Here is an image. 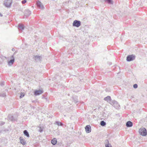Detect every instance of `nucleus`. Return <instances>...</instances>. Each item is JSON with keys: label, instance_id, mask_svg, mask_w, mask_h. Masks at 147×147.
<instances>
[{"label": "nucleus", "instance_id": "nucleus-1", "mask_svg": "<svg viewBox=\"0 0 147 147\" xmlns=\"http://www.w3.org/2000/svg\"><path fill=\"white\" fill-rule=\"evenodd\" d=\"M139 134L143 136H146L147 134V131L145 128H140L139 130Z\"/></svg>", "mask_w": 147, "mask_h": 147}, {"label": "nucleus", "instance_id": "nucleus-2", "mask_svg": "<svg viewBox=\"0 0 147 147\" xmlns=\"http://www.w3.org/2000/svg\"><path fill=\"white\" fill-rule=\"evenodd\" d=\"M12 2V0H5L4 4L7 7H10L11 6Z\"/></svg>", "mask_w": 147, "mask_h": 147}, {"label": "nucleus", "instance_id": "nucleus-3", "mask_svg": "<svg viewBox=\"0 0 147 147\" xmlns=\"http://www.w3.org/2000/svg\"><path fill=\"white\" fill-rule=\"evenodd\" d=\"M81 24V22L80 21L76 20H74L73 23V26H74L78 27Z\"/></svg>", "mask_w": 147, "mask_h": 147}, {"label": "nucleus", "instance_id": "nucleus-4", "mask_svg": "<svg viewBox=\"0 0 147 147\" xmlns=\"http://www.w3.org/2000/svg\"><path fill=\"white\" fill-rule=\"evenodd\" d=\"M111 104L116 109H119L120 107L119 104L116 101L113 100L111 102Z\"/></svg>", "mask_w": 147, "mask_h": 147}, {"label": "nucleus", "instance_id": "nucleus-5", "mask_svg": "<svg viewBox=\"0 0 147 147\" xmlns=\"http://www.w3.org/2000/svg\"><path fill=\"white\" fill-rule=\"evenodd\" d=\"M135 56L133 55H128L127 57L126 60L127 61H130L135 59Z\"/></svg>", "mask_w": 147, "mask_h": 147}, {"label": "nucleus", "instance_id": "nucleus-6", "mask_svg": "<svg viewBox=\"0 0 147 147\" xmlns=\"http://www.w3.org/2000/svg\"><path fill=\"white\" fill-rule=\"evenodd\" d=\"M11 59L8 61V65H12L14 63L15 61V58L14 55H13L11 57Z\"/></svg>", "mask_w": 147, "mask_h": 147}, {"label": "nucleus", "instance_id": "nucleus-7", "mask_svg": "<svg viewBox=\"0 0 147 147\" xmlns=\"http://www.w3.org/2000/svg\"><path fill=\"white\" fill-rule=\"evenodd\" d=\"M37 6L39 8L43 9L44 8V7L42 3L39 1H38L36 2Z\"/></svg>", "mask_w": 147, "mask_h": 147}, {"label": "nucleus", "instance_id": "nucleus-8", "mask_svg": "<svg viewBox=\"0 0 147 147\" xmlns=\"http://www.w3.org/2000/svg\"><path fill=\"white\" fill-rule=\"evenodd\" d=\"M8 119L11 121H15L17 120V119L16 117H14L11 114H9L8 116Z\"/></svg>", "mask_w": 147, "mask_h": 147}, {"label": "nucleus", "instance_id": "nucleus-9", "mask_svg": "<svg viewBox=\"0 0 147 147\" xmlns=\"http://www.w3.org/2000/svg\"><path fill=\"white\" fill-rule=\"evenodd\" d=\"M85 129L87 133H89L91 131V128L90 125H88L86 126Z\"/></svg>", "mask_w": 147, "mask_h": 147}, {"label": "nucleus", "instance_id": "nucleus-10", "mask_svg": "<svg viewBox=\"0 0 147 147\" xmlns=\"http://www.w3.org/2000/svg\"><path fill=\"white\" fill-rule=\"evenodd\" d=\"M43 92V91L41 90H36L34 92V94L35 95H38L42 94Z\"/></svg>", "mask_w": 147, "mask_h": 147}, {"label": "nucleus", "instance_id": "nucleus-11", "mask_svg": "<svg viewBox=\"0 0 147 147\" xmlns=\"http://www.w3.org/2000/svg\"><path fill=\"white\" fill-rule=\"evenodd\" d=\"M31 13V11L29 10L26 9L24 11V15L26 17L28 16Z\"/></svg>", "mask_w": 147, "mask_h": 147}, {"label": "nucleus", "instance_id": "nucleus-12", "mask_svg": "<svg viewBox=\"0 0 147 147\" xmlns=\"http://www.w3.org/2000/svg\"><path fill=\"white\" fill-rule=\"evenodd\" d=\"M34 59L37 61H40L41 60L42 57L41 56L36 55L34 56Z\"/></svg>", "mask_w": 147, "mask_h": 147}, {"label": "nucleus", "instance_id": "nucleus-13", "mask_svg": "<svg viewBox=\"0 0 147 147\" xmlns=\"http://www.w3.org/2000/svg\"><path fill=\"white\" fill-rule=\"evenodd\" d=\"M133 123L130 121H127L126 123V126L128 127H131L133 126Z\"/></svg>", "mask_w": 147, "mask_h": 147}, {"label": "nucleus", "instance_id": "nucleus-14", "mask_svg": "<svg viewBox=\"0 0 147 147\" xmlns=\"http://www.w3.org/2000/svg\"><path fill=\"white\" fill-rule=\"evenodd\" d=\"M19 139L21 144L23 145H24L26 144V142L24 139L23 137H20Z\"/></svg>", "mask_w": 147, "mask_h": 147}, {"label": "nucleus", "instance_id": "nucleus-15", "mask_svg": "<svg viewBox=\"0 0 147 147\" xmlns=\"http://www.w3.org/2000/svg\"><path fill=\"white\" fill-rule=\"evenodd\" d=\"M57 141L56 138H54L51 140V143L53 145H55L57 143Z\"/></svg>", "mask_w": 147, "mask_h": 147}, {"label": "nucleus", "instance_id": "nucleus-16", "mask_svg": "<svg viewBox=\"0 0 147 147\" xmlns=\"http://www.w3.org/2000/svg\"><path fill=\"white\" fill-rule=\"evenodd\" d=\"M73 99L74 100V101L75 103H76L78 102V97L76 96H74L73 98Z\"/></svg>", "mask_w": 147, "mask_h": 147}, {"label": "nucleus", "instance_id": "nucleus-17", "mask_svg": "<svg viewBox=\"0 0 147 147\" xmlns=\"http://www.w3.org/2000/svg\"><path fill=\"white\" fill-rule=\"evenodd\" d=\"M111 99V98L110 96H107V97L105 98L104 99V100L107 101V102L110 101Z\"/></svg>", "mask_w": 147, "mask_h": 147}, {"label": "nucleus", "instance_id": "nucleus-18", "mask_svg": "<svg viewBox=\"0 0 147 147\" xmlns=\"http://www.w3.org/2000/svg\"><path fill=\"white\" fill-rule=\"evenodd\" d=\"M23 132L25 136H26L28 137H29V134L27 130H24V131Z\"/></svg>", "mask_w": 147, "mask_h": 147}, {"label": "nucleus", "instance_id": "nucleus-19", "mask_svg": "<svg viewBox=\"0 0 147 147\" xmlns=\"http://www.w3.org/2000/svg\"><path fill=\"white\" fill-rule=\"evenodd\" d=\"M18 28L19 29L22 30L24 29V26L22 24H19V25Z\"/></svg>", "mask_w": 147, "mask_h": 147}, {"label": "nucleus", "instance_id": "nucleus-20", "mask_svg": "<svg viewBox=\"0 0 147 147\" xmlns=\"http://www.w3.org/2000/svg\"><path fill=\"white\" fill-rule=\"evenodd\" d=\"M105 1L109 4L112 5L113 4V1L112 0H105Z\"/></svg>", "mask_w": 147, "mask_h": 147}, {"label": "nucleus", "instance_id": "nucleus-21", "mask_svg": "<svg viewBox=\"0 0 147 147\" xmlns=\"http://www.w3.org/2000/svg\"><path fill=\"white\" fill-rule=\"evenodd\" d=\"M100 124L101 126H104L106 125V123L104 121H101Z\"/></svg>", "mask_w": 147, "mask_h": 147}, {"label": "nucleus", "instance_id": "nucleus-22", "mask_svg": "<svg viewBox=\"0 0 147 147\" xmlns=\"http://www.w3.org/2000/svg\"><path fill=\"white\" fill-rule=\"evenodd\" d=\"M55 123L57 124L58 126H62L63 125V123L61 122H59L58 121H57Z\"/></svg>", "mask_w": 147, "mask_h": 147}, {"label": "nucleus", "instance_id": "nucleus-23", "mask_svg": "<svg viewBox=\"0 0 147 147\" xmlns=\"http://www.w3.org/2000/svg\"><path fill=\"white\" fill-rule=\"evenodd\" d=\"M6 96V94L5 92L1 93H0V96L3 97L5 96Z\"/></svg>", "mask_w": 147, "mask_h": 147}, {"label": "nucleus", "instance_id": "nucleus-24", "mask_svg": "<svg viewBox=\"0 0 147 147\" xmlns=\"http://www.w3.org/2000/svg\"><path fill=\"white\" fill-rule=\"evenodd\" d=\"M38 131L40 132H42L43 131V127H39V129L38 130Z\"/></svg>", "mask_w": 147, "mask_h": 147}, {"label": "nucleus", "instance_id": "nucleus-25", "mask_svg": "<svg viewBox=\"0 0 147 147\" xmlns=\"http://www.w3.org/2000/svg\"><path fill=\"white\" fill-rule=\"evenodd\" d=\"M24 93L21 92L20 94V98H22L24 96Z\"/></svg>", "mask_w": 147, "mask_h": 147}, {"label": "nucleus", "instance_id": "nucleus-26", "mask_svg": "<svg viewBox=\"0 0 147 147\" xmlns=\"http://www.w3.org/2000/svg\"><path fill=\"white\" fill-rule=\"evenodd\" d=\"M5 123L3 121H0V125L2 126L5 124Z\"/></svg>", "mask_w": 147, "mask_h": 147}, {"label": "nucleus", "instance_id": "nucleus-27", "mask_svg": "<svg viewBox=\"0 0 147 147\" xmlns=\"http://www.w3.org/2000/svg\"><path fill=\"white\" fill-rule=\"evenodd\" d=\"M138 85L136 84H135L133 85V87L134 88H136L138 87Z\"/></svg>", "mask_w": 147, "mask_h": 147}, {"label": "nucleus", "instance_id": "nucleus-28", "mask_svg": "<svg viewBox=\"0 0 147 147\" xmlns=\"http://www.w3.org/2000/svg\"><path fill=\"white\" fill-rule=\"evenodd\" d=\"M26 0H24L22 1V3L23 4H25L26 2Z\"/></svg>", "mask_w": 147, "mask_h": 147}, {"label": "nucleus", "instance_id": "nucleus-29", "mask_svg": "<svg viewBox=\"0 0 147 147\" xmlns=\"http://www.w3.org/2000/svg\"><path fill=\"white\" fill-rule=\"evenodd\" d=\"M105 142L107 144H109V140H105Z\"/></svg>", "mask_w": 147, "mask_h": 147}, {"label": "nucleus", "instance_id": "nucleus-30", "mask_svg": "<svg viewBox=\"0 0 147 147\" xmlns=\"http://www.w3.org/2000/svg\"><path fill=\"white\" fill-rule=\"evenodd\" d=\"M4 85V82H2L0 83V85L1 86H3Z\"/></svg>", "mask_w": 147, "mask_h": 147}, {"label": "nucleus", "instance_id": "nucleus-31", "mask_svg": "<svg viewBox=\"0 0 147 147\" xmlns=\"http://www.w3.org/2000/svg\"><path fill=\"white\" fill-rule=\"evenodd\" d=\"M109 144H105V146L106 147H112L111 145L110 146H109Z\"/></svg>", "mask_w": 147, "mask_h": 147}, {"label": "nucleus", "instance_id": "nucleus-32", "mask_svg": "<svg viewBox=\"0 0 147 147\" xmlns=\"http://www.w3.org/2000/svg\"><path fill=\"white\" fill-rule=\"evenodd\" d=\"M9 131V130L7 129H5L4 130V131H5V132H6V131Z\"/></svg>", "mask_w": 147, "mask_h": 147}, {"label": "nucleus", "instance_id": "nucleus-33", "mask_svg": "<svg viewBox=\"0 0 147 147\" xmlns=\"http://www.w3.org/2000/svg\"><path fill=\"white\" fill-rule=\"evenodd\" d=\"M15 49H14V48H12V51H15Z\"/></svg>", "mask_w": 147, "mask_h": 147}, {"label": "nucleus", "instance_id": "nucleus-34", "mask_svg": "<svg viewBox=\"0 0 147 147\" xmlns=\"http://www.w3.org/2000/svg\"><path fill=\"white\" fill-rule=\"evenodd\" d=\"M0 16L1 17H2L3 16V15L2 14L0 13Z\"/></svg>", "mask_w": 147, "mask_h": 147}, {"label": "nucleus", "instance_id": "nucleus-35", "mask_svg": "<svg viewBox=\"0 0 147 147\" xmlns=\"http://www.w3.org/2000/svg\"><path fill=\"white\" fill-rule=\"evenodd\" d=\"M5 91H7L8 90L7 89H6L5 90Z\"/></svg>", "mask_w": 147, "mask_h": 147}]
</instances>
